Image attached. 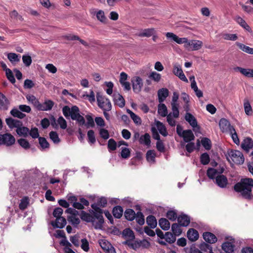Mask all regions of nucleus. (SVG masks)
Returning <instances> with one entry per match:
<instances>
[{"instance_id":"nucleus-1","label":"nucleus","mask_w":253,"mask_h":253,"mask_svg":"<svg viewBox=\"0 0 253 253\" xmlns=\"http://www.w3.org/2000/svg\"><path fill=\"white\" fill-rule=\"evenodd\" d=\"M96 206L92 205L91 207L97 212H93V215L85 212L84 211H82L81 218L83 220L87 222H92L95 228H100L104 223V218L101 212V210L99 208H96Z\"/></svg>"},{"instance_id":"nucleus-2","label":"nucleus","mask_w":253,"mask_h":253,"mask_svg":"<svg viewBox=\"0 0 253 253\" xmlns=\"http://www.w3.org/2000/svg\"><path fill=\"white\" fill-rule=\"evenodd\" d=\"M234 190L241 193V195L247 199H251L252 189L253 188V179L250 178H242L234 185Z\"/></svg>"},{"instance_id":"nucleus-3","label":"nucleus","mask_w":253,"mask_h":253,"mask_svg":"<svg viewBox=\"0 0 253 253\" xmlns=\"http://www.w3.org/2000/svg\"><path fill=\"white\" fill-rule=\"evenodd\" d=\"M227 159L229 162L230 160L235 164L237 165L243 164L245 161L243 154L238 150H231L228 152Z\"/></svg>"},{"instance_id":"nucleus-4","label":"nucleus","mask_w":253,"mask_h":253,"mask_svg":"<svg viewBox=\"0 0 253 253\" xmlns=\"http://www.w3.org/2000/svg\"><path fill=\"white\" fill-rule=\"evenodd\" d=\"M71 112L70 117L73 120L76 121L80 126H83L84 124V119L80 114V110L77 106H73Z\"/></svg>"},{"instance_id":"nucleus-5","label":"nucleus","mask_w":253,"mask_h":253,"mask_svg":"<svg viewBox=\"0 0 253 253\" xmlns=\"http://www.w3.org/2000/svg\"><path fill=\"white\" fill-rule=\"evenodd\" d=\"M185 119L193 127L195 133L200 132V126L198 125L196 119L193 115L189 112H186L185 115Z\"/></svg>"},{"instance_id":"nucleus-6","label":"nucleus","mask_w":253,"mask_h":253,"mask_svg":"<svg viewBox=\"0 0 253 253\" xmlns=\"http://www.w3.org/2000/svg\"><path fill=\"white\" fill-rule=\"evenodd\" d=\"M97 101L98 106L103 111H110L111 110L112 105L108 99L98 96Z\"/></svg>"},{"instance_id":"nucleus-7","label":"nucleus","mask_w":253,"mask_h":253,"mask_svg":"<svg viewBox=\"0 0 253 253\" xmlns=\"http://www.w3.org/2000/svg\"><path fill=\"white\" fill-rule=\"evenodd\" d=\"M203 43L201 41L192 40L188 41L187 44H184L185 48L191 50H198L203 46Z\"/></svg>"},{"instance_id":"nucleus-8","label":"nucleus","mask_w":253,"mask_h":253,"mask_svg":"<svg viewBox=\"0 0 253 253\" xmlns=\"http://www.w3.org/2000/svg\"><path fill=\"white\" fill-rule=\"evenodd\" d=\"M15 138L10 133L0 134V145L11 146L15 143Z\"/></svg>"},{"instance_id":"nucleus-9","label":"nucleus","mask_w":253,"mask_h":253,"mask_svg":"<svg viewBox=\"0 0 253 253\" xmlns=\"http://www.w3.org/2000/svg\"><path fill=\"white\" fill-rule=\"evenodd\" d=\"M219 126L223 132H229L234 130V126H231L230 122L226 119H221L219 122Z\"/></svg>"},{"instance_id":"nucleus-10","label":"nucleus","mask_w":253,"mask_h":253,"mask_svg":"<svg viewBox=\"0 0 253 253\" xmlns=\"http://www.w3.org/2000/svg\"><path fill=\"white\" fill-rule=\"evenodd\" d=\"M123 237L126 240L125 244L128 245H130V242H131L135 238L133 232L129 228L124 229L122 232Z\"/></svg>"},{"instance_id":"nucleus-11","label":"nucleus","mask_w":253,"mask_h":253,"mask_svg":"<svg viewBox=\"0 0 253 253\" xmlns=\"http://www.w3.org/2000/svg\"><path fill=\"white\" fill-rule=\"evenodd\" d=\"M101 248L106 253H116L115 248L112 246L109 242L106 240H101L99 242Z\"/></svg>"},{"instance_id":"nucleus-12","label":"nucleus","mask_w":253,"mask_h":253,"mask_svg":"<svg viewBox=\"0 0 253 253\" xmlns=\"http://www.w3.org/2000/svg\"><path fill=\"white\" fill-rule=\"evenodd\" d=\"M133 90L135 92H139L143 86L142 80L139 77H135L132 79Z\"/></svg>"},{"instance_id":"nucleus-13","label":"nucleus","mask_w":253,"mask_h":253,"mask_svg":"<svg viewBox=\"0 0 253 253\" xmlns=\"http://www.w3.org/2000/svg\"><path fill=\"white\" fill-rule=\"evenodd\" d=\"M173 73L175 76H177L181 80L186 83L188 82V81L186 77H185L184 74L183 73L180 66L178 65H175L173 67Z\"/></svg>"},{"instance_id":"nucleus-14","label":"nucleus","mask_w":253,"mask_h":253,"mask_svg":"<svg viewBox=\"0 0 253 253\" xmlns=\"http://www.w3.org/2000/svg\"><path fill=\"white\" fill-rule=\"evenodd\" d=\"M156 33L155 28H148L141 30L136 35L140 37L149 38Z\"/></svg>"},{"instance_id":"nucleus-15","label":"nucleus","mask_w":253,"mask_h":253,"mask_svg":"<svg viewBox=\"0 0 253 253\" xmlns=\"http://www.w3.org/2000/svg\"><path fill=\"white\" fill-rule=\"evenodd\" d=\"M241 146L246 152H249L253 148V140L250 137L245 138L242 142Z\"/></svg>"},{"instance_id":"nucleus-16","label":"nucleus","mask_w":253,"mask_h":253,"mask_svg":"<svg viewBox=\"0 0 253 253\" xmlns=\"http://www.w3.org/2000/svg\"><path fill=\"white\" fill-rule=\"evenodd\" d=\"M181 99L184 102V105L183 106L184 111L188 112L190 110V96L185 92H182L181 94Z\"/></svg>"},{"instance_id":"nucleus-17","label":"nucleus","mask_w":253,"mask_h":253,"mask_svg":"<svg viewBox=\"0 0 253 253\" xmlns=\"http://www.w3.org/2000/svg\"><path fill=\"white\" fill-rule=\"evenodd\" d=\"M5 122L9 127L11 128L16 127L17 129L22 126V123L21 121L13 119L11 118L6 119Z\"/></svg>"},{"instance_id":"nucleus-18","label":"nucleus","mask_w":253,"mask_h":253,"mask_svg":"<svg viewBox=\"0 0 253 253\" xmlns=\"http://www.w3.org/2000/svg\"><path fill=\"white\" fill-rule=\"evenodd\" d=\"M54 102L51 100H46L43 103H40L38 110L49 111L54 106Z\"/></svg>"},{"instance_id":"nucleus-19","label":"nucleus","mask_w":253,"mask_h":253,"mask_svg":"<svg viewBox=\"0 0 253 253\" xmlns=\"http://www.w3.org/2000/svg\"><path fill=\"white\" fill-rule=\"evenodd\" d=\"M235 71H239L244 76L248 78H253V69H245L240 67L234 68Z\"/></svg>"},{"instance_id":"nucleus-20","label":"nucleus","mask_w":253,"mask_h":253,"mask_svg":"<svg viewBox=\"0 0 253 253\" xmlns=\"http://www.w3.org/2000/svg\"><path fill=\"white\" fill-rule=\"evenodd\" d=\"M169 91L166 88H162L158 91V100L160 103L164 102L169 96Z\"/></svg>"},{"instance_id":"nucleus-21","label":"nucleus","mask_w":253,"mask_h":253,"mask_svg":"<svg viewBox=\"0 0 253 253\" xmlns=\"http://www.w3.org/2000/svg\"><path fill=\"white\" fill-rule=\"evenodd\" d=\"M236 22L239 24L243 28L250 33L252 32V30L249 25L240 16H237L234 18Z\"/></svg>"},{"instance_id":"nucleus-22","label":"nucleus","mask_w":253,"mask_h":253,"mask_svg":"<svg viewBox=\"0 0 253 253\" xmlns=\"http://www.w3.org/2000/svg\"><path fill=\"white\" fill-rule=\"evenodd\" d=\"M203 236L205 241L209 243L213 244L217 241L216 237L211 232H205L203 233Z\"/></svg>"},{"instance_id":"nucleus-23","label":"nucleus","mask_w":253,"mask_h":253,"mask_svg":"<svg viewBox=\"0 0 253 253\" xmlns=\"http://www.w3.org/2000/svg\"><path fill=\"white\" fill-rule=\"evenodd\" d=\"M60 244L64 247V250L65 252L66 253H75L72 249L71 244L67 240V239H62L60 242Z\"/></svg>"},{"instance_id":"nucleus-24","label":"nucleus","mask_w":253,"mask_h":253,"mask_svg":"<svg viewBox=\"0 0 253 253\" xmlns=\"http://www.w3.org/2000/svg\"><path fill=\"white\" fill-rule=\"evenodd\" d=\"M114 101L115 104L118 105L120 107L123 108L125 105V101L122 95L119 93L114 95Z\"/></svg>"},{"instance_id":"nucleus-25","label":"nucleus","mask_w":253,"mask_h":253,"mask_svg":"<svg viewBox=\"0 0 253 253\" xmlns=\"http://www.w3.org/2000/svg\"><path fill=\"white\" fill-rule=\"evenodd\" d=\"M216 183L219 187L224 188L227 184V179L223 175H217L216 177Z\"/></svg>"},{"instance_id":"nucleus-26","label":"nucleus","mask_w":253,"mask_h":253,"mask_svg":"<svg viewBox=\"0 0 253 253\" xmlns=\"http://www.w3.org/2000/svg\"><path fill=\"white\" fill-rule=\"evenodd\" d=\"M183 133L181 137L183 138L184 141L185 142H189L193 140L195 138V136L191 130H185L183 131Z\"/></svg>"},{"instance_id":"nucleus-27","label":"nucleus","mask_w":253,"mask_h":253,"mask_svg":"<svg viewBox=\"0 0 253 253\" xmlns=\"http://www.w3.org/2000/svg\"><path fill=\"white\" fill-rule=\"evenodd\" d=\"M66 224V220L64 217H59L56 219L55 222L51 223L52 225L54 227L62 228Z\"/></svg>"},{"instance_id":"nucleus-28","label":"nucleus","mask_w":253,"mask_h":253,"mask_svg":"<svg viewBox=\"0 0 253 253\" xmlns=\"http://www.w3.org/2000/svg\"><path fill=\"white\" fill-rule=\"evenodd\" d=\"M187 235L189 240L191 241H196L199 237V233L198 231L193 228L188 230Z\"/></svg>"},{"instance_id":"nucleus-29","label":"nucleus","mask_w":253,"mask_h":253,"mask_svg":"<svg viewBox=\"0 0 253 253\" xmlns=\"http://www.w3.org/2000/svg\"><path fill=\"white\" fill-rule=\"evenodd\" d=\"M177 220L179 224L182 226H188L190 221L189 217L186 215H181L178 216Z\"/></svg>"},{"instance_id":"nucleus-30","label":"nucleus","mask_w":253,"mask_h":253,"mask_svg":"<svg viewBox=\"0 0 253 253\" xmlns=\"http://www.w3.org/2000/svg\"><path fill=\"white\" fill-rule=\"evenodd\" d=\"M26 98L29 103H32L33 106L38 110L40 102L39 100L33 95H27Z\"/></svg>"},{"instance_id":"nucleus-31","label":"nucleus","mask_w":253,"mask_h":253,"mask_svg":"<svg viewBox=\"0 0 253 253\" xmlns=\"http://www.w3.org/2000/svg\"><path fill=\"white\" fill-rule=\"evenodd\" d=\"M244 108L246 115L250 116L252 114V107L250 104L249 99L247 98L244 99Z\"/></svg>"},{"instance_id":"nucleus-32","label":"nucleus","mask_w":253,"mask_h":253,"mask_svg":"<svg viewBox=\"0 0 253 253\" xmlns=\"http://www.w3.org/2000/svg\"><path fill=\"white\" fill-rule=\"evenodd\" d=\"M156 125L159 132L164 136L168 135V133L164 125L160 121L156 122Z\"/></svg>"},{"instance_id":"nucleus-33","label":"nucleus","mask_w":253,"mask_h":253,"mask_svg":"<svg viewBox=\"0 0 253 253\" xmlns=\"http://www.w3.org/2000/svg\"><path fill=\"white\" fill-rule=\"evenodd\" d=\"M234 246L232 243L226 242L222 245V249L227 253H232L234 251Z\"/></svg>"},{"instance_id":"nucleus-34","label":"nucleus","mask_w":253,"mask_h":253,"mask_svg":"<svg viewBox=\"0 0 253 253\" xmlns=\"http://www.w3.org/2000/svg\"><path fill=\"white\" fill-rule=\"evenodd\" d=\"M158 113L162 117H166L168 115L167 107L165 104L160 103L158 107Z\"/></svg>"},{"instance_id":"nucleus-35","label":"nucleus","mask_w":253,"mask_h":253,"mask_svg":"<svg viewBox=\"0 0 253 253\" xmlns=\"http://www.w3.org/2000/svg\"><path fill=\"white\" fill-rule=\"evenodd\" d=\"M139 142L140 144L149 146L151 143L150 135L146 133L144 135H141L139 138Z\"/></svg>"},{"instance_id":"nucleus-36","label":"nucleus","mask_w":253,"mask_h":253,"mask_svg":"<svg viewBox=\"0 0 253 253\" xmlns=\"http://www.w3.org/2000/svg\"><path fill=\"white\" fill-rule=\"evenodd\" d=\"M8 104V100L3 94L0 92V108L7 109Z\"/></svg>"},{"instance_id":"nucleus-37","label":"nucleus","mask_w":253,"mask_h":253,"mask_svg":"<svg viewBox=\"0 0 253 253\" xmlns=\"http://www.w3.org/2000/svg\"><path fill=\"white\" fill-rule=\"evenodd\" d=\"M159 224L164 230H168L170 228V223L166 218H161L159 221Z\"/></svg>"},{"instance_id":"nucleus-38","label":"nucleus","mask_w":253,"mask_h":253,"mask_svg":"<svg viewBox=\"0 0 253 253\" xmlns=\"http://www.w3.org/2000/svg\"><path fill=\"white\" fill-rule=\"evenodd\" d=\"M94 14H95L97 19L100 22L102 23H106L107 22V19L105 17L104 12L103 10H98L97 11L95 12Z\"/></svg>"},{"instance_id":"nucleus-39","label":"nucleus","mask_w":253,"mask_h":253,"mask_svg":"<svg viewBox=\"0 0 253 253\" xmlns=\"http://www.w3.org/2000/svg\"><path fill=\"white\" fill-rule=\"evenodd\" d=\"M146 222L151 228H155L157 224L156 219L153 215H149L146 218Z\"/></svg>"},{"instance_id":"nucleus-40","label":"nucleus","mask_w":253,"mask_h":253,"mask_svg":"<svg viewBox=\"0 0 253 253\" xmlns=\"http://www.w3.org/2000/svg\"><path fill=\"white\" fill-rule=\"evenodd\" d=\"M123 213V209L121 206H116L113 210V214L115 217L120 218Z\"/></svg>"},{"instance_id":"nucleus-41","label":"nucleus","mask_w":253,"mask_h":253,"mask_svg":"<svg viewBox=\"0 0 253 253\" xmlns=\"http://www.w3.org/2000/svg\"><path fill=\"white\" fill-rule=\"evenodd\" d=\"M16 132L19 136L26 137L29 132V129L28 128L22 126L16 129Z\"/></svg>"},{"instance_id":"nucleus-42","label":"nucleus","mask_w":253,"mask_h":253,"mask_svg":"<svg viewBox=\"0 0 253 253\" xmlns=\"http://www.w3.org/2000/svg\"><path fill=\"white\" fill-rule=\"evenodd\" d=\"M127 112L130 115V118L135 124L140 125L141 124V120L139 116L136 115L129 109L127 110Z\"/></svg>"},{"instance_id":"nucleus-43","label":"nucleus","mask_w":253,"mask_h":253,"mask_svg":"<svg viewBox=\"0 0 253 253\" xmlns=\"http://www.w3.org/2000/svg\"><path fill=\"white\" fill-rule=\"evenodd\" d=\"M135 214L134 211L129 209H127L125 212V216L126 218L130 221L135 218Z\"/></svg>"},{"instance_id":"nucleus-44","label":"nucleus","mask_w":253,"mask_h":253,"mask_svg":"<svg viewBox=\"0 0 253 253\" xmlns=\"http://www.w3.org/2000/svg\"><path fill=\"white\" fill-rule=\"evenodd\" d=\"M164 239L169 243H173L176 240L175 235L169 232L165 233Z\"/></svg>"},{"instance_id":"nucleus-45","label":"nucleus","mask_w":253,"mask_h":253,"mask_svg":"<svg viewBox=\"0 0 253 253\" xmlns=\"http://www.w3.org/2000/svg\"><path fill=\"white\" fill-rule=\"evenodd\" d=\"M236 44L243 51L252 54V48L238 42H237Z\"/></svg>"},{"instance_id":"nucleus-46","label":"nucleus","mask_w":253,"mask_h":253,"mask_svg":"<svg viewBox=\"0 0 253 253\" xmlns=\"http://www.w3.org/2000/svg\"><path fill=\"white\" fill-rule=\"evenodd\" d=\"M171 113L174 118H177L179 115V112L178 110L179 104L178 103H171Z\"/></svg>"},{"instance_id":"nucleus-47","label":"nucleus","mask_w":253,"mask_h":253,"mask_svg":"<svg viewBox=\"0 0 253 253\" xmlns=\"http://www.w3.org/2000/svg\"><path fill=\"white\" fill-rule=\"evenodd\" d=\"M200 248L201 251L207 252V253H213L212 252V247L207 243H203L201 244Z\"/></svg>"},{"instance_id":"nucleus-48","label":"nucleus","mask_w":253,"mask_h":253,"mask_svg":"<svg viewBox=\"0 0 253 253\" xmlns=\"http://www.w3.org/2000/svg\"><path fill=\"white\" fill-rule=\"evenodd\" d=\"M10 114L13 117H17L19 119H23L26 116L25 114L22 113L20 111L18 110L17 109H13L10 111Z\"/></svg>"},{"instance_id":"nucleus-49","label":"nucleus","mask_w":253,"mask_h":253,"mask_svg":"<svg viewBox=\"0 0 253 253\" xmlns=\"http://www.w3.org/2000/svg\"><path fill=\"white\" fill-rule=\"evenodd\" d=\"M136 222L140 225H142L144 224L145 219L144 216L141 212H137L135 214V217Z\"/></svg>"},{"instance_id":"nucleus-50","label":"nucleus","mask_w":253,"mask_h":253,"mask_svg":"<svg viewBox=\"0 0 253 253\" xmlns=\"http://www.w3.org/2000/svg\"><path fill=\"white\" fill-rule=\"evenodd\" d=\"M156 154L153 150H149L146 153V159L149 162H155Z\"/></svg>"},{"instance_id":"nucleus-51","label":"nucleus","mask_w":253,"mask_h":253,"mask_svg":"<svg viewBox=\"0 0 253 253\" xmlns=\"http://www.w3.org/2000/svg\"><path fill=\"white\" fill-rule=\"evenodd\" d=\"M171 230L173 234L175 236H179L182 232L180 226L176 223H173L171 225Z\"/></svg>"},{"instance_id":"nucleus-52","label":"nucleus","mask_w":253,"mask_h":253,"mask_svg":"<svg viewBox=\"0 0 253 253\" xmlns=\"http://www.w3.org/2000/svg\"><path fill=\"white\" fill-rule=\"evenodd\" d=\"M121 155V157L124 159L128 158L130 155V149L126 147H122Z\"/></svg>"},{"instance_id":"nucleus-53","label":"nucleus","mask_w":253,"mask_h":253,"mask_svg":"<svg viewBox=\"0 0 253 253\" xmlns=\"http://www.w3.org/2000/svg\"><path fill=\"white\" fill-rule=\"evenodd\" d=\"M68 220L73 225H78L80 222V220L77 215H70L68 216Z\"/></svg>"},{"instance_id":"nucleus-54","label":"nucleus","mask_w":253,"mask_h":253,"mask_svg":"<svg viewBox=\"0 0 253 253\" xmlns=\"http://www.w3.org/2000/svg\"><path fill=\"white\" fill-rule=\"evenodd\" d=\"M218 171L213 168L209 169L207 170V175L211 179H213L217 176Z\"/></svg>"},{"instance_id":"nucleus-55","label":"nucleus","mask_w":253,"mask_h":253,"mask_svg":"<svg viewBox=\"0 0 253 253\" xmlns=\"http://www.w3.org/2000/svg\"><path fill=\"white\" fill-rule=\"evenodd\" d=\"M228 133H229L230 135L231 136L232 139H233V142L237 145H239L240 144V140L238 138V135L236 133V131L234 128L233 131H230Z\"/></svg>"},{"instance_id":"nucleus-56","label":"nucleus","mask_w":253,"mask_h":253,"mask_svg":"<svg viewBox=\"0 0 253 253\" xmlns=\"http://www.w3.org/2000/svg\"><path fill=\"white\" fill-rule=\"evenodd\" d=\"M117 144L112 138L110 139L108 142V148L109 151H114L116 149Z\"/></svg>"},{"instance_id":"nucleus-57","label":"nucleus","mask_w":253,"mask_h":253,"mask_svg":"<svg viewBox=\"0 0 253 253\" xmlns=\"http://www.w3.org/2000/svg\"><path fill=\"white\" fill-rule=\"evenodd\" d=\"M201 143L203 147L207 150L211 148V141L208 138H203L201 140Z\"/></svg>"},{"instance_id":"nucleus-58","label":"nucleus","mask_w":253,"mask_h":253,"mask_svg":"<svg viewBox=\"0 0 253 253\" xmlns=\"http://www.w3.org/2000/svg\"><path fill=\"white\" fill-rule=\"evenodd\" d=\"M200 160L202 164L206 165L208 164L210 162V156L207 153H203L201 156Z\"/></svg>"},{"instance_id":"nucleus-59","label":"nucleus","mask_w":253,"mask_h":253,"mask_svg":"<svg viewBox=\"0 0 253 253\" xmlns=\"http://www.w3.org/2000/svg\"><path fill=\"white\" fill-rule=\"evenodd\" d=\"M167 218L171 221H174L178 218L177 213L173 211H169L167 213Z\"/></svg>"},{"instance_id":"nucleus-60","label":"nucleus","mask_w":253,"mask_h":253,"mask_svg":"<svg viewBox=\"0 0 253 253\" xmlns=\"http://www.w3.org/2000/svg\"><path fill=\"white\" fill-rule=\"evenodd\" d=\"M149 78L156 82H159L161 79V75L156 72H152L150 73Z\"/></svg>"},{"instance_id":"nucleus-61","label":"nucleus","mask_w":253,"mask_h":253,"mask_svg":"<svg viewBox=\"0 0 253 253\" xmlns=\"http://www.w3.org/2000/svg\"><path fill=\"white\" fill-rule=\"evenodd\" d=\"M49 137L54 143H58L60 142V139L56 132L51 131L49 133Z\"/></svg>"},{"instance_id":"nucleus-62","label":"nucleus","mask_w":253,"mask_h":253,"mask_svg":"<svg viewBox=\"0 0 253 253\" xmlns=\"http://www.w3.org/2000/svg\"><path fill=\"white\" fill-rule=\"evenodd\" d=\"M81 248L85 252H87L89 251V243L87 240L85 239H83L81 240Z\"/></svg>"},{"instance_id":"nucleus-63","label":"nucleus","mask_w":253,"mask_h":253,"mask_svg":"<svg viewBox=\"0 0 253 253\" xmlns=\"http://www.w3.org/2000/svg\"><path fill=\"white\" fill-rule=\"evenodd\" d=\"M7 58L11 62H18L20 60L18 55L15 53H8L7 55Z\"/></svg>"},{"instance_id":"nucleus-64","label":"nucleus","mask_w":253,"mask_h":253,"mask_svg":"<svg viewBox=\"0 0 253 253\" xmlns=\"http://www.w3.org/2000/svg\"><path fill=\"white\" fill-rule=\"evenodd\" d=\"M242 9L246 13L249 14L253 13V7L250 5H245L243 3H240Z\"/></svg>"}]
</instances>
